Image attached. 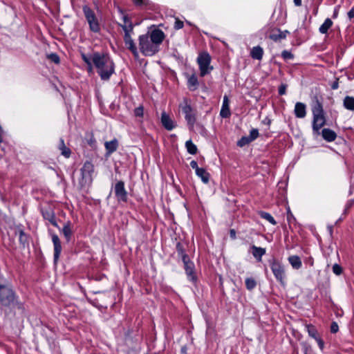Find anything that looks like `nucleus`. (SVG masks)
Segmentation results:
<instances>
[{
  "instance_id": "f257e3e1",
  "label": "nucleus",
  "mask_w": 354,
  "mask_h": 354,
  "mask_svg": "<svg viewBox=\"0 0 354 354\" xmlns=\"http://www.w3.org/2000/svg\"><path fill=\"white\" fill-rule=\"evenodd\" d=\"M165 34L159 29L139 36V48L145 56H153L159 51V46L164 40Z\"/></svg>"
},
{
  "instance_id": "f03ea898",
  "label": "nucleus",
  "mask_w": 354,
  "mask_h": 354,
  "mask_svg": "<svg viewBox=\"0 0 354 354\" xmlns=\"http://www.w3.org/2000/svg\"><path fill=\"white\" fill-rule=\"evenodd\" d=\"M93 63L102 80H109L114 72V64L107 54L93 53Z\"/></svg>"
},
{
  "instance_id": "7ed1b4c3",
  "label": "nucleus",
  "mask_w": 354,
  "mask_h": 354,
  "mask_svg": "<svg viewBox=\"0 0 354 354\" xmlns=\"http://www.w3.org/2000/svg\"><path fill=\"white\" fill-rule=\"evenodd\" d=\"M211 57L207 52H203L199 54L197 58V63L199 66L200 75L204 77L208 75L213 70V66L210 65Z\"/></svg>"
},
{
  "instance_id": "20e7f679",
  "label": "nucleus",
  "mask_w": 354,
  "mask_h": 354,
  "mask_svg": "<svg viewBox=\"0 0 354 354\" xmlns=\"http://www.w3.org/2000/svg\"><path fill=\"white\" fill-rule=\"evenodd\" d=\"M122 30L124 32V41L127 48L133 54L134 56L138 55L137 47L131 37L133 30V25H121Z\"/></svg>"
},
{
  "instance_id": "39448f33",
  "label": "nucleus",
  "mask_w": 354,
  "mask_h": 354,
  "mask_svg": "<svg viewBox=\"0 0 354 354\" xmlns=\"http://www.w3.org/2000/svg\"><path fill=\"white\" fill-rule=\"evenodd\" d=\"M15 301L16 297L13 290L9 287L0 285V303L4 306H10Z\"/></svg>"
},
{
  "instance_id": "423d86ee",
  "label": "nucleus",
  "mask_w": 354,
  "mask_h": 354,
  "mask_svg": "<svg viewBox=\"0 0 354 354\" xmlns=\"http://www.w3.org/2000/svg\"><path fill=\"white\" fill-rule=\"evenodd\" d=\"M82 10L90 30L94 32H99L100 30V24L95 12L87 6H84Z\"/></svg>"
},
{
  "instance_id": "0eeeda50",
  "label": "nucleus",
  "mask_w": 354,
  "mask_h": 354,
  "mask_svg": "<svg viewBox=\"0 0 354 354\" xmlns=\"http://www.w3.org/2000/svg\"><path fill=\"white\" fill-rule=\"evenodd\" d=\"M180 108L181 109L183 113L185 115L187 124L189 128L192 129L196 122V117L191 105L188 103V101L185 99L183 102L180 103Z\"/></svg>"
},
{
  "instance_id": "6e6552de",
  "label": "nucleus",
  "mask_w": 354,
  "mask_h": 354,
  "mask_svg": "<svg viewBox=\"0 0 354 354\" xmlns=\"http://www.w3.org/2000/svg\"><path fill=\"white\" fill-rule=\"evenodd\" d=\"M183 261L184 263V268L189 280L194 282L196 280V277L195 275V266L194 263L189 260L188 256H183Z\"/></svg>"
},
{
  "instance_id": "1a4fd4ad",
  "label": "nucleus",
  "mask_w": 354,
  "mask_h": 354,
  "mask_svg": "<svg viewBox=\"0 0 354 354\" xmlns=\"http://www.w3.org/2000/svg\"><path fill=\"white\" fill-rule=\"evenodd\" d=\"M114 192L118 201L127 202V192L124 188V183L123 181L120 180L115 183L114 187Z\"/></svg>"
},
{
  "instance_id": "9d476101",
  "label": "nucleus",
  "mask_w": 354,
  "mask_h": 354,
  "mask_svg": "<svg viewBox=\"0 0 354 354\" xmlns=\"http://www.w3.org/2000/svg\"><path fill=\"white\" fill-rule=\"evenodd\" d=\"M271 270L276 279L283 283L285 278V270L283 265L279 261H274L271 263Z\"/></svg>"
},
{
  "instance_id": "9b49d317",
  "label": "nucleus",
  "mask_w": 354,
  "mask_h": 354,
  "mask_svg": "<svg viewBox=\"0 0 354 354\" xmlns=\"http://www.w3.org/2000/svg\"><path fill=\"white\" fill-rule=\"evenodd\" d=\"M326 119L324 114L313 116V131L314 134L319 136L320 129L325 125Z\"/></svg>"
},
{
  "instance_id": "f8f14e48",
  "label": "nucleus",
  "mask_w": 354,
  "mask_h": 354,
  "mask_svg": "<svg viewBox=\"0 0 354 354\" xmlns=\"http://www.w3.org/2000/svg\"><path fill=\"white\" fill-rule=\"evenodd\" d=\"M51 237L54 245V261L57 262L62 252L61 241L58 236L55 234H53Z\"/></svg>"
},
{
  "instance_id": "ddd939ff",
  "label": "nucleus",
  "mask_w": 354,
  "mask_h": 354,
  "mask_svg": "<svg viewBox=\"0 0 354 354\" xmlns=\"http://www.w3.org/2000/svg\"><path fill=\"white\" fill-rule=\"evenodd\" d=\"M83 178H91V175L94 171V166L90 161H86L81 169Z\"/></svg>"
},
{
  "instance_id": "4468645a",
  "label": "nucleus",
  "mask_w": 354,
  "mask_h": 354,
  "mask_svg": "<svg viewBox=\"0 0 354 354\" xmlns=\"http://www.w3.org/2000/svg\"><path fill=\"white\" fill-rule=\"evenodd\" d=\"M295 115L297 118H304L306 115V106L302 102H297L294 109Z\"/></svg>"
},
{
  "instance_id": "2eb2a0df",
  "label": "nucleus",
  "mask_w": 354,
  "mask_h": 354,
  "mask_svg": "<svg viewBox=\"0 0 354 354\" xmlns=\"http://www.w3.org/2000/svg\"><path fill=\"white\" fill-rule=\"evenodd\" d=\"M161 122L163 127L169 131H171L174 128L173 120L165 112L162 113Z\"/></svg>"
},
{
  "instance_id": "dca6fc26",
  "label": "nucleus",
  "mask_w": 354,
  "mask_h": 354,
  "mask_svg": "<svg viewBox=\"0 0 354 354\" xmlns=\"http://www.w3.org/2000/svg\"><path fill=\"white\" fill-rule=\"evenodd\" d=\"M220 115L222 118H226L230 117V111L229 106V99L227 95L223 97V102L221 107V110L220 112Z\"/></svg>"
},
{
  "instance_id": "f3484780",
  "label": "nucleus",
  "mask_w": 354,
  "mask_h": 354,
  "mask_svg": "<svg viewBox=\"0 0 354 354\" xmlns=\"http://www.w3.org/2000/svg\"><path fill=\"white\" fill-rule=\"evenodd\" d=\"M322 135L323 138L328 142L334 141L337 137L335 131L330 129H324L322 131Z\"/></svg>"
},
{
  "instance_id": "a211bd4d",
  "label": "nucleus",
  "mask_w": 354,
  "mask_h": 354,
  "mask_svg": "<svg viewBox=\"0 0 354 354\" xmlns=\"http://www.w3.org/2000/svg\"><path fill=\"white\" fill-rule=\"evenodd\" d=\"M252 250V255L259 261H261L262 256L266 253V249L260 247L252 245L251 247Z\"/></svg>"
},
{
  "instance_id": "6ab92c4d",
  "label": "nucleus",
  "mask_w": 354,
  "mask_h": 354,
  "mask_svg": "<svg viewBox=\"0 0 354 354\" xmlns=\"http://www.w3.org/2000/svg\"><path fill=\"white\" fill-rule=\"evenodd\" d=\"M106 150L108 154H111L115 151L118 147V142L116 139H113L111 141L106 142L104 144Z\"/></svg>"
},
{
  "instance_id": "aec40b11",
  "label": "nucleus",
  "mask_w": 354,
  "mask_h": 354,
  "mask_svg": "<svg viewBox=\"0 0 354 354\" xmlns=\"http://www.w3.org/2000/svg\"><path fill=\"white\" fill-rule=\"evenodd\" d=\"M288 261L294 269L298 270L301 266L302 263L300 258L297 255H292L288 257Z\"/></svg>"
},
{
  "instance_id": "412c9836",
  "label": "nucleus",
  "mask_w": 354,
  "mask_h": 354,
  "mask_svg": "<svg viewBox=\"0 0 354 354\" xmlns=\"http://www.w3.org/2000/svg\"><path fill=\"white\" fill-rule=\"evenodd\" d=\"M250 55L253 59L261 60L263 55V48L260 46H255L252 49Z\"/></svg>"
},
{
  "instance_id": "4be33fe9",
  "label": "nucleus",
  "mask_w": 354,
  "mask_h": 354,
  "mask_svg": "<svg viewBox=\"0 0 354 354\" xmlns=\"http://www.w3.org/2000/svg\"><path fill=\"white\" fill-rule=\"evenodd\" d=\"M313 115H319L324 114V110L322 103L319 100H316L312 107Z\"/></svg>"
},
{
  "instance_id": "5701e85b",
  "label": "nucleus",
  "mask_w": 354,
  "mask_h": 354,
  "mask_svg": "<svg viewBox=\"0 0 354 354\" xmlns=\"http://www.w3.org/2000/svg\"><path fill=\"white\" fill-rule=\"evenodd\" d=\"M58 148L61 151L62 155H63L66 158L70 157L71 153V149L65 145L64 141L62 138L59 140V145Z\"/></svg>"
},
{
  "instance_id": "b1692460",
  "label": "nucleus",
  "mask_w": 354,
  "mask_h": 354,
  "mask_svg": "<svg viewBox=\"0 0 354 354\" xmlns=\"http://www.w3.org/2000/svg\"><path fill=\"white\" fill-rule=\"evenodd\" d=\"M19 235V241L20 243L25 248L28 245V236L21 230H19L17 232Z\"/></svg>"
},
{
  "instance_id": "393cba45",
  "label": "nucleus",
  "mask_w": 354,
  "mask_h": 354,
  "mask_svg": "<svg viewBox=\"0 0 354 354\" xmlns=\"http://www.w3.org/2000/svg\"><path fill=\"white\" fill-rule=\"evenodd\" d=\"M344 106L345 109L354 111V97L351 96H346L343 101Z\"/></svg>"
},
{
  "instance_id": "a878e982",
  "label": "nucleus",
  "mask_w": 354,
  "mask_h": 354,
  "mask_svg": "<svg viewBox=\"0 0 354 354\" xmlns=\"http://www.w3.org/2000/svg\"><path fill=\"white\" fill-rule=\"evenodd\" d=\"M333 25V21L330 19L327 18L323 24L321 25V26L319 28V32L322 34H326L327 33L328 30L330 28V27Z\"/></svg>"
},
{
  "instance_id": "bb28decb",
  "label": "nucleus",
  "mask_w": 354,
  "mask_h": 354,
  "mask_svg": "<svg viewBox=\"0 0 354 354\" xmlns=\"http://www.w3.org/2000/svg\"><path fill=\"white\" fill-rule=\"evenodd\" d=\"M43 216L45 219L49 221L52 225L55 227H57V222L55 221V216L52 211H43L42 212Z\"/></svg>"
},
{
  "instance_id": "cd10ccee",
  "label": "nucleus",
  "mask_w": 354,
  "mask_h": 354,
  "mask_svg": "<svg viewBox=\"0 0 354 354\" xmlns=\"http://www.w3.org/2000/svg\"><path fill=\"white\" fill-rule=\"evenodd\" d=\"M196 174L201 178L203 183H207L209 182V174L203 168H200Z\"/></svg>"
},
{
  "instance_id": "c85d7f7f",
  "label": "nucleus",
  "mask_w": 354,
  "mask_h": 354,
  "mask_svg": "<svg viewBox=\"0 0 354 354\" xmlns=\"http://www.w3.org/2000/svg\"><path fill=\"white\" fill-rule=\"evenodd\" d=\"M187 84L188 87L192 90H194L197 88L198 82L197 77L195 75H192L190 77H189L187 80Z\"/></svg>"
},
{
  "instance_id": "c756f323",
  "label": "nucleus",
  "mask_w": 354,
  "mask_h": 354,
  "mask_svg": "<svg viewBox=\"0 0 354 354\" xmlns=\"http://www.w3.org/2000/svg\"><path fill=\"white\" fill-rule=\"evenodd\" d=\"M259 215L262 218L267 220L269 223H270L273 225H275L277 224L276 221L274 220V218L272 217V216L270 214L266 212H260Z\"/></svg>"
},
{
  "instance_id": "7c9ffc66",
  "label": "nucleus",
  "mask_w": 354,
  "mask_h": 354,
  "mask_svg": "<svg viewBox=\"0 0 354 354\" xmlns=\"http://www.w3.org/2000/svg\"><path fill=\"white\" fill-rule=\"evenodd\" d=\"M185 147L187 148V151L190 154H196L197 152L196 146L192 142L191 140H187L185 143Z\"/></svg>"
},
{
  "instance_id": "2f4dec72",
  "label": "nucleus",
  "mask_w": 354,
  "mask_h": 354,
  "mask_svg": "<svg viewBox=\"0 0 354 354\" xmlns=\"http://www.w3.org/2000/svg\"><path fill=\"white\" fill-rule=\"evenodd\" d=\"M306 328H307V330H308V335L311 337L314 338L315 340L317 339V338L319 337V335H318L317 330V329L315 328V326H313L312 325H307Z\"/></svg>"
},
{
  "instance_id": "473e14b6",
  "label": "nucleus",
  "mask_w": 354,
  "mask_h": 354,
  "mask_svg": "<svg viewBox=\"0 0 354 354\" xmlns=\"http://www.w3.org/2000/svg\"><path fill=\"white\" fill-rule=\"evenodd\" d=\"M62 233L65 236L66 239L67 240V241H68L72 234V230L69 223H67L64 226L62 229Z\"/></svg>"
},
{
  "instance_id": "72a5a7b5",
  "label": "nucleus",
  "mask_w": 354,
  "mask_h": 354,
  "mask_svg": "<svg viewBox=\"0 0 354 354\" xmlns=\"http://www.w3.org/2000/svg\"><path fill=\"white\" fill-rule=\"evenodd\" d=\"M257 282L253 278H247L245 279V286L248 290H252L255 288Z\"/></svg>"
},
{
  "instance_id": "f704fd0d",
  "label": "nucleus",
  "mask_w": 354,
  "mask_h": 354,
  "mask_svg": "<svg viewBox=\"0 0 354 354\" xmlns=\"http://www.w3.org/2000/svg\"><path fill=\"white\" fill-rule=\"evenodd\" d=\"M252 140L249 138L248 136H243L237 142V145L240 147H242L250 143Z\"/></svg>"
},
{
  "instance_id": "c9c22d12",
  "label": "nucleus",
  "mask_w": 354,
  "mask_h": 354,
  "mask_svg": "<svg viewBox=\"0 0 354 354\" xmlns=\"http://www.w3.org/2000/svg\"><path fill=\"white\" fill-rule=\"evenodd\" d=\"M285 37V35L281 32H279L278 33H272L270 35V38L274 41L280 40Z\"/></svg>"
},
{
  "instance_id": "e433bc0d",
  "label": "nucleus",
  "mask_w": 354,
  "mask_h": 354,
  "mask_svg": "<svg viewBox=\"0 0 354 354\" xmlns=\"http://www.w3.org/2000/svg\"><path fill=\"white\" fill-rule=\"evenodd\" d=\"M252 142L259 136V131L256 129H253L250 131V135L248 136Z\"/></svg>"
},
{
  "instance_id": "4c0bfd02",
  "label": "nucleus",
  "mask_w": 354,
  "mask_h": 354,
  "mask_svg": "<svg viewBox=\"0 0 354 354\" xmlns=\"http://www.w3.org/2000/svg\"><path fill=\"white\" fill-rule=\"evenodd\" d=\"M48 58L50 59L55 64L59 63V56L55 53H51L48 55Z\"/></svg>"
},
{
  "instance_id": "58836bf2",
  "label": "nucleus",
  "mask_w": 354,
  "mask_h": 354,
  "mask_svg": "<svg viewBox=\"0 0 354 354\" xmlns=\"http://www.w3.org/2000/svg\"><path fill=\"white\" fill-rule=\"evenodd\" d=\"M176 250H177L178 254L179 255H180L182 260L183 261V256H187V255L184 252L183 248L180 243H177Z\"/></svg>"
},
{
  "instance_id": "ea45409f",
  "label": "nucleus",
  "mask_w": 354,
  "mask_h": 354,
  "mask_svg": "<svg viewBox=\"0 0 354 354\" xmlns=\"http://www.w3.org/2000/svg\"><path fill=\"white\" fill-rule=\"evenodd\" d=\"M82 59L87 64L91 62H93V54L90 55H85L84 53H82L81 55Z\"/></svg>"
},
{
  "instance_id": "a19ab883",
  "label": "nucleus",
  "mask_w": 354,
  "mask_h": 354,
  "mask_svg": "<svg viewBox=\"0 0 354 354\" xmlns=\"http://www.w3.org/2000/svg\"><path fill=\"white\" fill-rule=\"evenodd\" d=\"M333 271L335 274L339 275L342 272V269L340 266L335 263L333 266Z\"/></svg>"
},
{
  "instance_id": "79ce46f5",
  "label": "nucleus",
  "mask_w": 354,
  "mask_h": 354,
  "mask_svg": "<svg viewBox=\"0 0 354 354\" xmlns=\"http://www.w3.org/2000/svg\"><path fill=\"white\" fill-rule=\"evenodd\" d=\"M183 28V21L180 20L179 19H176V21L174 24V28L176 30H179Z\"/></svg>"
},
{
  "instance_id": "37998d69",
  "label": "nucleus",
  "mask_w": 354,
  "mask_h": 354,
  "mask_svg": "<svg viewBox=\"0 0 354 354\" xmlns=\"http://www.w3.org/2000/svg\"><path fill=\"white\" fill-rule=\"evenodd\" d=\"M143 112H144V110H143V107L142 106H139V107L136 108L134 110V114L137 117L142 116L143 115Z\"/></svg>"
},
{
  "instance_id": "c03bdc74",
  "label": "nucleus",
  "mask_w": 354,
  "mask_h": 354,
  "mask_svg": "<svg viewBox=\"0 0 354 354\" xmlns=\"http://www.w3.org/2000/svg\"><path fill=\"white\" fill-rule=\"evenodd\" d=\"M122 20H123V24H120V26H121V25H129V24L133 25L132 22L131 21L130 19L128 17L127 15H123Z\"/></svg>"
},
{
  "instance_id": "a18cd8bd",
  "label": "nucleus",
  "mask_w": 354,
  "mask_h": 354,
  "mask_svg": "<svg viewBox=\"0 0 354 354\" xmlns=\"http://www.w3.org/2000/svg\"><path fill=\"white\" fill-rule=\"evenodd\" d=\"M281 56L286 59L293 58V55L287 50H283L281 53Z\"/></svg>"
},
{
  "instance_id": "49530a36",
  "label": "nucleus",
  "mask_w": 354,
  "mask_h": 354,
  "mask_svg": "<svg viewBox=\"0 0 354 354\" xmlns=\"http://www.w3.org/2000/svg\"><path fill=\"white\" fill-rule=\"evenodd\" d=\"M338 329H339V326H338L336 322H333L330 326L331 333H335L338 331Z\"/></svg>"
},
{
  "instance_id": "de8ad7c7",
  "label": "nucleus",
  "mask_w": 354,
  "mask_h": 354,
  "mask_svg": "<svg viewBox=\"0 0 354 354\" xmlns=\"http://www.w3.org/2000/svg\"><path fill=\"white\" fill-rule=\"evenodd\" d=\"M286 84H281L279 88V95H285L286 92Z\"/></svg>"
},
{
  "instance_id": "09e8293b",
  "label": "nucleus",
  "mask_w": 354,
  "mask_h": 354,
  "mask_svg": "<svg viewBox=\"0 0 354 354\" xmlns=\"http://www.w3.org/2000/svg\"><path fill=\"white\" fill-rule=\"evenodd\" d=\"M190 166L192 169H195L196 172L199 170L200 167L198 166V163L195 160H192L190 162Z\"/></svg>"
},
{
  "instance_id": "8fccbe9b",
  "label": "nucleus",
  "mask_w": 354,
  "mask_h": 354,
  "mask_svg": "<svg viewBox=\"0 0 354 354\" xmlns=\"http://www.w3.org/2000/svg\"><path fill=\"white\" fill-rule=\"evenodd\" d=\"M316 341H317V344H318V345H319V348H320L321 349H323V348H324V342L321 339V338H320V337L317 338Z\"/></svg>"
},
{
  "instance_id": "3c124183",
  "label": "nucleus",
  "mask_w": 354,
  "mask_h": 354,
  "mask_svg": "<svg viewBox=\"0 0 354 354\" xmlns=\"http://www.w3.org/2000/svg\"><path fill=\"white\" fill-rule=\"evenodd\" d=\"M339 84H338V79H336V80L332 84L331 88L333 90H336L338 88Z\"/></svg>"
},
{
  "instance_id": "603ef678",
  "label": "nucleus",
  "mask_w": 354,
  "mask_h": 354,
  "mask_svg": "<svg viewBox=\"0 0 354 354\" xmlns=\"http://www.w3.org/2000/svg\"><path fill=\"white\" fill-rule=\"evenodd\" d=\"M348 17L350 19L354 18V8L351 9L348 12Z\"/></svg>"
},
{
  "instance_id": "864d4df0",
  "label": "nucleus",
  "mask_w": 354,
  "mask_h": 354,
  "mask_svg": "<svg viewBox=\"0 0 354 354\" xmlns=\"http://www.w3.org/2000/svg\"><path fill=\"white\" fill-rule=\"evenodd\" d=\"M133 2L137 6H142V5L145 4V0H133Z\"/></svg>"
},
{
  "instance_id": "5fc2aeb1",
  "label": "nucleus",
  "mask_w": 354,
  "mask_h": 354,
  "mask_svg": "<svg viewBox=\"0 0 354 354\" xmlns=\"http://www.w3.org/2000/svg\"><path fill=\"white\" fill-rule=\"evenodd\" d=\"M92 64H93V62H90V63L86 64L87 65V70H88V72H92L93 71V65H92Z\"/></svg>"
},
{
  "instance_id": "6e6d98bb",
  "label": "nucleus",
  "mask_w": 354,
  "mask_h": 354,
  "mask_svg": "<svg viewBox=\"0 0 354 354\" xmlns=\"http://www.w3.org/2000/svg\"><path fill=\"white\" fill-rule=\"evenodd\" d=\"M294 3L296 6H300L301 5V0H293Z\"/></svg>"
},
{
  "instance_id": "4d7b16f0",
  "label": "nucleus",
  "mask_w": 354,
  "mask_h": 354,
  "mask_svg": "<svg viewBox=\"0 0 354 354\" xmlns=\"http://www.w3.org/2000/svg\"><path fill=\"white\" fill-rule=\"evenodd\" d=\"M230 234L232 236L235 237V232L234 230H231Z\"/></svg>"
},
{
  "instance_id": "13d9d810",
  "label": "nucleus",
  "mask_w": 354,
  "mask_h": 354,
  "mask_svg": "<svg viewBox=\"0 0 354 354\" xmlns=\"http://www.w3.org/2000/svg\"><path fill=\"white\" fill-rule=\"evenodd\" d=\"M181 351H182V353H186V348H184V347H183V348H181Z\"/></svg>"
},
{
  "instance_id": "bf43d9fd",
  "label": "nucleus",
  "mask_w": 354,
  "mask_h": 354,
  "mask_svg": "<svg viewBox=\"0 0 354 354\" xmlns=\"http://www.w3.org/2000/svg\"><path fill=\"white\" fill-rule=\"evenodd\" d=\"M337 12L335 10V11L334 12V14H333V17H334V18H335V17H337Z\"/></svg>"
},
{
  "instance_id": "052dcab7",
  "label": "nucleus",
  "mask_w": 354,
  "mask_h": 354,
  "mask_svg": "<svg viewBox=\"0 0 354 354\" xmlns=\"http://www.w3.org/2000/svg\"><path fill=\"white\" fill-rule=\"evenodd\" d=\"M305 354H307L306 353Z\"/></svg>"
}]
</instances>
